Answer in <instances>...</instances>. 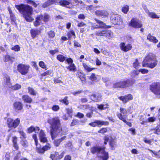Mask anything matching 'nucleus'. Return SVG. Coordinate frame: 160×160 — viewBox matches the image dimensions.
<instances>
[{
    "mask_svg": "<svg viewBox=\"0 0 160 160\" xmlns=\"http://www.w3.org/2000/svg\"><path fill=\"white\" fill-rule=\"evenodd\" d=\"M48 122L50 124L51 129L50 130L52 138L54 139L62 129L61 127L60 121L58 117L50 118L48 121Z\"/></svg>",
    "mask_w": 160,
    "mask_h": 160,
    "instance_id": "1",
    "label": "nucleus"
},
{
    "mask_svg": "<svg viewBox=\"0 0 160 160\" xmlns=\"http://www.w3.org/2000/svg\"><path fill=\"white\" fill-rule=\"evenodd\" d=\"M16 8L19 12H22L26 20L28 22L32 21L34 19L32 17V8L28 5H15Z\"/></svg>",
    "mask_w": 160,
    "mask_h": 160,
    "instance_id": "2",
    "label": "nucleus"
},
{
    "mask_svg": "<svg viewBox=\"0 0 160 160\" xmlns=\"http://www.w3.org/2000/svg\"><path fill=\"white\" fill-rule=\"evenodd\" d=\"M158 63V61L155 55L149 53L147 54L144 59L142 64V66L144 67L149 68L152 69L156 67Z\"/></svg>",
    "mask_w": 160,
    "mask_h": 160,
    "instance_id": "3",
    "label": "nucleus"
},
{
    "mask_svg": "<svg viewBox=\"0 0 160 160\" xmlns=\"http://www.w3.org/2000/svg\"><path fill=\"white\" fill-rule=\"evenodd\" d=\"M104 147H94L91 148V152L93 154L98 153V156L101 160H107L108 158V153L105 151Z\"/></svg>",
    "mask_w": 160,
    "mask_h": 160,
    "instance_id": "4",
    "label": "nucleus"
},
{
    "mask_svg": "<svg viewBox=\"0 0 160 160\" xmlns=\"http://www.w3.org/2000/svg\"><path fill=\"white\" fill-rule=\"evenodd\" d=\"M150 90L155 95H160V82H154L150 86Z\"/></svg>",
    "mask_w": 160,
    "mask_h": 160,
    "instance_id": "5",
    "label": "nucleus"
},
{
    "mask_svg": "<svg viewBox=\"0 0 160 160\" xmlns=\"http://www.w3.org/2000/svg\"><path fill=\"white\" fill-rule=\"evenodd\" d=\"M29 68L28 65L20 64L18 66L17 70L21 74L25 75L28 72Z\"/></svg>",
    "mask_w": 160,
    "mask_h": 160,
    "instance_id": "6",
    "label": "nucleus"
},
{
    "mask_svg": "<svg viewBox=\"0 0 160 160\" xmlns=\"http://www.w3.org/2000/svg\"><path fill=\"white\" fill-rule=\"evenodd\" d=\"M111 20L112 22L114 25H122L123 23L122 19L119 15H113L112 16Z\"/></svg>",
    "mask_w": 160,
    "mask_h": 160,
    "instance_id": "7",
    "label": "nucleus"
},
{
    "mask_svg": "<svg viewBox=\"0 0 160 160\" xmlns=\"http://www.w3.org/2000/svg\"><path fill=\"white\" fill-rule=\"evenodd\" d=\"M140 21L136 18H132L129 22V26L134 28H139L142 27Z\"/></svg>",
    "mask_w": 160,
    "mask_h": 160,
    "instance_id": "8",
    "label": "nucleus"
},
{
    "mask_svg": "<svg viewBox=\"0 0 160 160\" xmlns=\"http://www.w3.org/2000/svg\"><path fill=\"white\" fill-rule=\"evenodd\" d=\"M127 111L125 109L121 108L120 109V113L117 114V116L120 119L125 122L127 118Z\"/></svg>",
    "mask_w": 160,
    "mask_h": 160,
    "instance_id": "9",
    "label": "nucleus"
},
{
    "mask_svg": "<svg viewBox=\"0 0 160 160\" xmlns=\"http://www.w3.org/2000/svg\"><path fill=\"white\" fill-rule=\"evenodd\" d=\"M108 122L107 121L105 122L99 120H95L94 122L89 123V125L91 126L95 127L97 126L100 127L103 125H108Z\"/></svg>",
    "mask_w": 160,
    "mask_h": 160,
    "instance_id": "10",
    "label": "nucleus"
},
{
    "mask_svg": "<svg viewBox=\"0 0 160 160\" xmlns=\"http://www.w3.org/2000/svg\"><path fill=\"white\" fill-rule=\"evenodd\" d=\"M127 83L126 80H124L115 83L113 84V87L114 88H128Z\"/></svg>",
    "mask_w": 160,
    "mask_h": 160,
    "instance_id": "11",
    "label": "nucleus"
},
{
    "mask_svg": "<svg viewBox=\"0 0 160 160\" xmlns=\"http://www.w3.org/2000/svg\"><path fill=\"white\" fill-rule=\"evenodd\" d=\"M120 47L122 51L127 52L132 49V46L130 44H126L124 42H122L120 45Z\"/></svg>",
    "mask_w": 160,
    "mask_h": 160,
    "instance_id": "12",
    "label": "nucleus"
},
{
    "mask_svg": "<svg viewBox=\"0 0 160 160\" xmlns=\"http://www.w3.org/2000/svg\"><path fill=\"white\" fill-rule=\"evenodd\" d=\"M39 137L41 142L44 143L47 142L48 140L46 137V134L43 130H42L40 131L39 134Z\"/></svg>",
    "mask_w": 160,
    "mask_h": 160,
    "instance_id": "13",
    "label": "nucleus"
},
{
    "mask_svg": "<svg viewBox=\"0 0 160 160\" xmlns=\"http://www.w3.org/2000/svg\"><path fill=\"white\" fill-rule=\"evenodd\" d=\"M91 99L95 102L101 101L102 99V96L101 94H94L91 96Z\"/></svg>",
    "mask_w": 160,
    "mask_h": 160,
    "instance_id": "14",
    "label": "nucleus"
},
{
    "mask_svg": "<svg viewBox=\"0 0 160 160\" xmlns=\"http://www.w3.org/2000/svg\"><path fill=\"white\" fill-rule=\"evenodd\" d=\"M118 98L122 101L123 103H125L128 101L132 100V97L131 95L128 94L124 96L119 97Z\"/></svg>",
    "mask_w": 160,
    "mask_h": 160,
    "instance_id": "15",
    "label": "nucleus"
},
{
    "mask_svg": "<svg viewBox=\"0 0 160 160\" xmlns=\"http://www.w3.org/2000/svg\"><path fill=\"white\" fill-rule=\"evenodd\" d=\"M43 18V17L42 15H40L37 16L36 18L35 21L34 22V25L36 27L38 26L42 23V19Z\"/></svg>",
    "mask_w": 160,
    "mask_h": 160,
    "instance_id": "16",
    "label": "nucleus"
},
{
    "mask_svg": "<svg viewBox=\"0 0 160 160\" xmlns=\"http://www.w3.org/2000/svg\"><path fill=\"white\" fill-rule=\"evenodd\" d=\"M95 13L96 15L99 16H103L107 17L108 15V13L107 11L105 10H97Z\"/></svg>",
    "mask_w": 160,
    "mask_h": 160,
    "instance_id": "17",
    "label": "nucleus"
},
{
    "mask_svg": "<svg viewBox=\"0 0 160 160\" xmlns=\"http://www.w3.org/2000/svg\"><path fill=\"white\" fill-rule=\"evenodd\" d=\"M70 3L71 2L70 1L66 0H61L59 2V4L60 5L62 6L66 7L68 8H70V7H69V6Z\"/></svg>",
    "mask_w": 160,
    "mask_h": 160,
    "instance_id": "18",
    "label": "nucleus"
},
{
    "mask_svg": "<svg viewBox=\"0 0 160 160\" xmlns=\"http://www.w3.org/2000/svg\"><path fill=\"white\" fill-rule=\"evenodd\" d=\"M39 130V127H34L33 126H32L28 128L27 132L29 133H31L34 132L35 133H38Z\"/></svg>",
    "mask_w": 160,
    "mask_h": 160,
    "instance_id": "19",
    "label": "nucleus"
},
{
    "mask_svg": "<svg viewBox=\"0 0 160 160\" xmlns=\"http://www.w3.org/2000/svg\"><path fill=\"white\" fill-rule=\"evenodd\" d=\"M99 76L96 74L95 73H92L90 76L89 78L90 80L93 81L97 82L100 79Z\"/></svg>",
    "mask_w": 160,
    "mask_h": 160,
    "instance_id": "20",
    "label": "nucleus"
},
{
    "mask_svg": "<svg viewBox=\"0 0 160 160\" xmlns=\"http://www.w3.org/2000/svg\"><path fill=\"white\" fill-rule=\"evenodd\" d=\"M12 123L11 122V128H15L18 127L20 122V119L18 118H17L14 121L12 120Z\"/></svg>",
    "mask_w": 160,
    "mask_h": 160,
    "instance_id": "21",
    "label": "nucleus"
},
{
    "mask_svg": "<svg viewBox=\"0 0 160 160\" xmlns=\"http://www.w3.org/2000/svg\"><path fill=\"white\" fill-rule=\"evenodd\" d=\"M147 39L149 41L155 43H157L158 42V40L155 37L152 36L150 34L148 35Z\"/></svg>",
    "mask_w": 160,
    "mask_h": 160,
    "instance_id": "22",
    "label": "nucleus"
},
{
    "mask_svg": "<svg viewBox=\"0 0 160 160\" xmlns=\"http://www.w3.org/2000/svg\"><path fill=\"white\" fill-rule=\"evenodd\" d=\"M13 106L14 108L17 110H21L22 108V104L20 102H15Z\"/></svg>",
    "mask_w": 160,
    "mask_h": 160,
    "instance_id": "23",
    "label": "nucleus"
},
{
    "mask_svg": "<svg viewBox=\"0 0 160 160\" xmlns=\"http://www.w3.org/2000/svg\"><path fill=\"white\" fill-rule=\"evenodd\" d=\"M17 137L14 136L12 138V142L13 143V146L14 147L16 150H18V146L17 143Z\"/></svg>",
    "mask_w": 160,
    "mask_h": 160,
    "instance_id": "24",
    "label": "nucleus"
},
{
    "mask_svg": "<svg viewBox=\"0 0 160 160\" xmlns=\"http://www.w3.org/2000/svg\"><path fill=\"white\" fill-rule=\"evenodd\" d=\"M77 76L82 81H85V76L83 73L81 71H78L76 74Z\"/></svg>",
    "mask_w": 160,
    "mask_h": 160,
    "instance_id": "25",
    "label": "nucleus"
},
{
    "mask_svg": "<svg viewBox=\"0 0 160 160\" xmlns=\"http://www.w3.org/2000/svg\"><path fill=\"white\" fill-rule=\"evenodd\" d=\"M22 99L24 102L31 103L32 102V99L27 95H24L22 97Z\"/></svg>",
    "mask_w": 160,
    "mask_h": 160,
    "instance_id": "26",
    "label": "nucleus"
},
{
    "mask_svg": "<svg viewBox=\"0 0 160 160\" xmlns=\"http://www.w3.org/2000/svg\"><path fill=\"white\" fill-rule=\"evenodd\" d=\"M83 66L85 70L88 72H90L94 69L95 68H92L85 63H82Z\"/></svg>",
    "mask_w": 160,
    "mask_h": 160,
    "instance_id": "27",
    "label": "nucleus"
},
{
    "mask_svg": "<svg viewBox=\"0 0 160 160\" xmlns=\"http://www.w3.org/2000/svg\"><path fill=\"white\" fill-rule=\"evenodd\" d=\"M104 36L106 37L109 39L112 38L113 35L112 32L109 30H105Z\"/></svg>",
    "mask_w": 160,
    "mask_h": 160,
    "instance_id": "28",
    "label": "nucleus"
},
{
    "mask_svg": "<svg viewBox=\"0 0 160 160\" xmlns=\"http://www.w3.org/2000/svg\"><path fill=\"white\" fill-rule=\"evenodd\" d=\"M39 32V31L37 29H31L30 31V33L32 38H34L38 34Z\"/></svg>",
    "mask_w": 160,
    "mask_h": 160,
    "instance_id": "29",
    "label": "nucleus"
},
{
    "mask_svg": "<svg viewBox=\"0 0 160 160\" xmlns=\"http://www.w3.org/2000/svg\"><path fill=\"white\" fill-rule=\"evenodd\" d=\"M66 137V136H64L61 139L55 140L54 142V145L57 147L58 146L60 142L64 140Z\"/></svg>",
    "mask_w": 160,
    "mask_h": 160,
    "instance_id": "30",
    "label": "nucleus"
},
{
    "mask_svg": "<svg viewBox=\"0 0 160 160\" xmlns=\"http://www.w3.org/2000/svg\"><path fill=\"white\" fill-rule=\"evenodd\" d=\"M28 93L31 95L35 96L36 95L37 92L32 88H28Z\"/></svg>",
    "mask_w": 160,
    "mask_h": 160,
    "instance_id": "31",
    "label": "nucleus"
},
{
    "mask_svg": "<svg viewBox=\"0 0 160 160\" xmlns=\"http://www.w3.org/2000/svg\"><path fill=\"white\" fill-rule=\"evenodd\" d=\"M4 78H5V85H6V87L7 86H9L10 85V78L9 75L5 74L4 75Z\"/></svg>",
    "mask_w": 160,
    "mask_h": 160,
    "instance_id": "32",
    "label": "nucleus"
},
{
    "mask_svg": "<svg viewBox=\"0 0 160 160\" xmlns=\"http://www.w3.org/2000/svg\"><path fill=\"white\" fill-rule=\"evenodd\" d=\"M67 68L70 71L74 72L76 71V68L75 65L73 63H71L69 66Z\"/></svg>",
    "mask_w": 160,
    "mask_h": 160,
    "instance_id": "33",
    "label": "nucleus"
},
{
    "mask_svg": "<svg viewBox=\"0 0 160 160\" xmlns=\"http://www.w3.org/2000/svg\"><path fill=\"white\" fill-rule=\"evenodd\" d=\"M67 36L69 38H75L76 37L75 34L73 30H71L67 34Z\"/></svg>",
    "mask_w": 160,
    "mask_h": 160,
    "instance_id": "34",
    "label": "nucleus"
},
{
    "mask_svg": "<svg viewBox=\"0 0 160 160\" xmlns=\"http://www.w3.org/2000/svg\"><path fill=\"white\" fill-rule=\"evenodd\" d=\"M36 150L37 152L40 154H43L44 153L43 147L42 148L41 146L38 147V146H36Z\"/></svg>",
    "mask_w": 160,
    "mask_h": 160,
    "instance_id": "35",
    "label": "nucleus"
},
{
    "mask_svg": "<svg viewBox=\"0 0 160 160\" xmlns=\"http://www.w3.org/2000/svg\"><path fill=\"white\" fill-rule=\"evenodd\" d=\"M126 82L128 83V87L132 85L135 82L136 80L134 79H127L126 80Z\"/></svg>",
    "mask_w": 160,
    "mask_h": 160,
    "instance_id": "36",
    "label": "nucleus"
},
{
    "mask_svg": "<svg viewBox=\"0 0 160 160\" xmlns=\"http://www.w3.org/2000/svg\"><path fill=\"white\" fill-rule=\"evenodd\" d=\"M129 10V6L125 5L122 8V11L124 14H127Z\"/></svg>",
    "mask_w": 160,
    "mask_h": 160,
    "instance_id": "37",
    "label": "nucleus"
},
{
    "mask_svg": "<svg viewBox=\"0 0 160 160\" xmlns=\"http://www.w3.org/2000/svg\"><path fill=\"white\" fill-rule=\"evenodd\" d=\"M57 59L61 62H63L66 59V57L63 55L59 54L57 56Z\"/></svg>",
    "mask_w": 160,
    "mask_h": 160,
    "instance_id": "38",
    "label": "nucleus"
},
{
    "mask_svg": "<svg viewBox=\"0 0 160 160\" xmlns=\"http://www.w3.org/2000/svg\"><path fill=\"white\" fill-rule=\"evenodd\" d=\"M140 63L137 59H136L135 61L133 63V67L136 69L138 68L140 66Z\"/></svg>",
    "mask_w": 160,
    "mask_h": 160,
    "instance_id": "39",
    "label": "nucleus"
},
{
    "mask_svg": "<svg viewBox=\"0 0 160 160\" xmlns=\"http://www.w3.org/2000/svg\"><path fill=\"white\" fill-rule=\"evenodd\" d=\"M94 20L97 22V23L99 24V28H102L105 27V24L96 18H95Z\"/></svg>",
    "mask_w": 160,
    "mask_h": 160,
    "instance_id": "40",
    "label": "nucleus"
},
{
    "mask_svg": "<svg viewBox=\"0 0 160 160\" xmlns=\"http://www.w3.org/2000/svg\"><path fill=\"white\" fill-rule=\"evenodd\" d=\"M98 108L99 109H105L108 108V105L107 104H98Z\"/></svg>",
    "mask_w": 160,
    "mask_h": 160,
    "instance_id": "41",
    "label": "nucleus"
},
{
    "mask_svg": "<svg viewBox=\"0 0 160 160\" xmlns=\"http://www.w3.org/2000/svg\"><path fill=\"white\" fill-rule=\"evenodd\" d=\"M105 30H103L102 31H98L96 32L95 34L97 36H104L105 34Z\"/></svg>",
    "mask_w": 160,
    "mask_h": 160,
    "instance_id": "42",
    "label": "nucleus"
},
{
    "mask_svg": "<svg viewBox=\"0 0 160 160\" xmlns=\"http://www.w3.org/2000/svg\"><path fill=\"white\" fill-rule=\"evenodd\" d=\"M148 16L150 17L153 18H159V17L154 12H150L148 14Z\"/></svg>",
    "mask_w": 160,
    "mask_h": 160,
    "instance_id": "43",
    "label": "nucleus"
},
{
    "mask_svg": "<svg viewBox=\"0 0 160 160\" xmlns=\"http://www.w3.org/2000/svg\"><path fill=\"white\" fill-rule=\"evenodd\" d=\"M68 97L66 96L63 99L60 100L59 101L66 105H68L69 104V102L68 100Z\"/></svg>",
    "mask_w": 160,
    "mask_h": 160,
    "instance_id": "44",
    "label": "nucleus"
},
{
    "mask_svg": "<svg viewBox=\"0 0 160 160\" xmlns=\"http://www.w3.org/2000/svg\"><path fill=\"white\" fill-rule=\"evenodd\" d=\"M110 145L112 149H114L117 146L116 142L114 140H112L110 143Z\"/></svg>",
    "mask_w": 160,
    "mask_h": 160,
    "instance_id": "45",
    "label": "nucleus"
},
{
    "mask_svg": "<svg viewBox=\"0 0 160 160\" xmlns=\"http://www.w3.org/2000/svg\"><path fill=\"white\" fill-rule=\"evenodd\" d=\"M43 17V18L42 19V20L44 22H47L48 21L49 16V15L46 14L45 13L44 15H42Z\"/></svg>",
    "mask_w": 160,
    "mask_h": 160,
    "instance_id": "46",
    "label": "nucleus"
},
{
    "mask_svg": "<svg viewBox=\"0 0 160 160\" xmlns=\"http://www.w3.org/2000/svg\"><path fill=\"white\" fill-rule=\"evenodd\" d=\"M64 154V152L61 153L59 155L58 153V152H55V156L56 157V158L57 159H61L62 158Z\"/></svg>",
    "mask_w": 160,
    "mask_h": 160,
    "instance_id": "47",
    "label": "nucleus"
},
{
    "mask_svg": "<svg viewBox=\"0 0 160 160\" xmlns=\"http://www.w3.org/2000/svg\"><path fill=\"white\" fill-rule=\"evenodd\" d=\"M51 147V145L49 143L47 144L46 145L43 147L44 152L50 150Z\"/></svg>",
    "mask_w": 160,
    "mask_h": 160,
    "instance_id": "48",
    "label": "nucleus"
},
{
    "mask_svg": "<svg viewBox=\"0 0 160 160\" xmlns=\"http://www.w3.org/2000/svg\"><path fill=\"white\" fill-rule=\"evenodd\" d=\"M21 88V86L20 85L17 84L15 85L12 86L11 88L12 89L16 90L20 89Z\"/></svg>",
    "mask_w": 160,
    "mask_h": 160,
    "instance_id": "49",
    "label": "nucleus"
},
{
    "mask_svg": "<svg viewBox=\"0 0 160 160\" xmlns=\"http://www.w3.org/2000/svg\"><path fill=\"white\" fill-rule=\"evenodd\" d=\"M94 7H93L92 5H88L86 7V9L88 10H89L91 12H94Z\"/></svg>",
    "mask_w": 160,
    "mask_h": 160,
    "instance_id": "50",
    "label": "nucleus"
},
{
    "mask_svg": "<svg viewBox=\"0 0 160 160\" xmlns=\"http://www.w3.org/2000/svg\"><path fill=\"white\" fill-rule=\"evenodd\" d=\"M22 145L24 147L26 148L28 146V143L27 141L26 140H23L21 142Z\"/></svg>",
    "mask_w": 160,
    "mask_h": 160,
    "instance_id": "51",
    "label": "nucleus"
},
{
    "mask_svg": "<svg viewBox=\"0 0 160 160\" xmlns=\"http://www.w3.org/2000/svg\"><path fill=\"white\" fill-rule=\"evenodd\" d=\"M32 138L34 140L36 146H38V141L37 138V136L36 134H33L32 136Z\"/></svg>",
    "mask_w": 160,
    "mask_h": 160,
    "instance_id": "52",
    "label": "nucleus"
},
{
    "mask_svg": "<svg viewBox=\"0 0 160 160\" xmlns=\"http://www.w3.org/2000/svg\"><path fill=\"white\" fill-rule=\"evenodd\" d=\"M39 65L40 67L43 68L45 69L46 68V65L43 61H40L39 62Z\"/></svg>",
    "mask_w": 160,
    "mask_h": 160,
    "instance_id": "53",
    "label": "nucleus"
},
{
    "mask_svg": "<svg viewBox=\"0 0 160 160\" xmlns=\"http://www.w3.org/2000/svg\"><path fill=\"white\" fill-rule=\"evenodd\" d=\"M48 35L49 37L50 38H53L55 36V34L54 31H50L48 32Z\"/></svg>",
    "mask_w": 160,
    "mask_h": 160,
    "instance_id": "54",
    "label": "nucleus"
},
{
    "mask_svg": "<svg viewBox=\"0 0 160 160\" xmlns=\"http://www.w3.org/2000/svg\"><path fill=\"white\" fill-rule=\"evenodd\" d=\"M12 49L15 51H19L20 50V47L18 45H16L12 48Z\"/></svg>",
    "mask_w": 160,
    "mask_h": 160,
    "instance_id": "55",
    "label": "nucleus"
},
{
    "mask_svg": "<svg viewBox=\"0 0 160 160\" xmlns=\"http://www.w3.org/2000/svg\"><path fill=\"white\" fill-rule=\"evenodd\" d=\"M52 109L53 111L56 112L60 108L58 105H55L53 106L52 107Z\"/></svg>",
    "mask_w": 160,
    "mask_h": 160,
    "instance_id": "56",
    "label": "nucleus"
},
{
    "mask_svg": "<svg viewBox=\"0 0 160 160\" xmlns=\"http://www.w3.org/2000/svg\"><path fill=\"white\" fill-rule=\"evenodd\" d=\"M99 28V24L97 23H94L92 24L91 27V29H92L95 28Z\"/></svg>",
    "mask_w": 160,
    "mask_h": 160,
    "instance_id": "57",
    "label": "nucleus"
},
{
    "mask_svg": "<svg viewBox=\"0 0 160 160\" xmlns=\"http://www.w3.org/2000/svg\"><path fill=\"white\" fill-rule=\"evenodd\" d=\"M139 71L143 74L147 73L148 72V70L145 69H139Z\"/></svg>",
    "mask_w": 160,
    "mask_h": 160,
    "instance_id": "58",
    "label": "nucleus"
},
{
    "mask_svg": "<svg viewBox=\"0 0 160 160\" xmlns=\"http://www.w3.org/2000/svg\"><path fill=\"white\" fill-rule=\"evenodd\" d=\"M156 118L154 117H151L148 118V122H153L156 121Z\"/></svg>",
    "mask_w": 160,
    "mask_h": 160,
    "instance_id": "59",
    "label": "nucleus"
},
{
    "mask_svg": "<svg viewBox=\"0 0 160 160\" xmlns=\"http://www.w3.org/2000/svg\"><path fill=\"white\" fill-rule=\"evenodd\" d=\"M107 131V128H103L100 129L99 131H98L99 133H100L102 134L106 132Z\"/></svg>",
    "mask_w": 160,
    "mask_h": 160,
    "instance_id": "60",
    "label": "nucleus"
},
{
    "mask_svg": "<svg viewBox=\"0 0 160 160\" xmlns=\"http://www.w3.org/2000/svg\"><path fill=\"white\" fill-rule=\"evenodd\" d=\"M50 5H51L50 2L49 1H47L46 2H45L42 4V7L44 8H45L49 6Z\"/></svg>",
    "mask_w": 160,
    "mask_h": 160,
    "instance_id": "61",
    "label": "nucleus"
},
{
    "mask_svg": "<svg viewBox=\"0 0 160 160\" xmlns=\"http://www.w3.org/2000/svg\"><path fill=\"white\" fill-rule=\"evenodd\" d=\"M142 7L144 9L146 12L147 14H148L149 12L148 9L146 5L144 4H143L142 5Z\"/></svg>",
    "mask_w": 160,
    "mask_h": 160,
    "instance_id": "62",
    "label": "nucleus"
},
{
    "mask_svg": "<svg viewBox=\"0 0 160 160\" xmlns=\"http://www.w3.org/2000/svg\"><path fill=\"white\" fill-rule=\"evenodd\" d=\"M154 130V133L157 134H160V129L156 127L154 129H153Z\"/></svg>",
    "mask_w": 160,
    "mask_h": 160,
    "instance_id": "63",
    "label": "nucleus"
},
{
    "mask_svg": "<svg viewBox=\"0 0 160 160\" xmlns=\"http://www.w3.org/2000/svg\"><path fill=\"white\" fill-rule=\"evenodd\" d=\"M28 3L32 5L35 7H36L37 6V4L35 2L32 0L28 1Z\"/></svg>",
    "mask_w": 160,
    "mask_h": 160,
    "instance_id": "64",
    "label": "nucleus"
}]
</instances>
